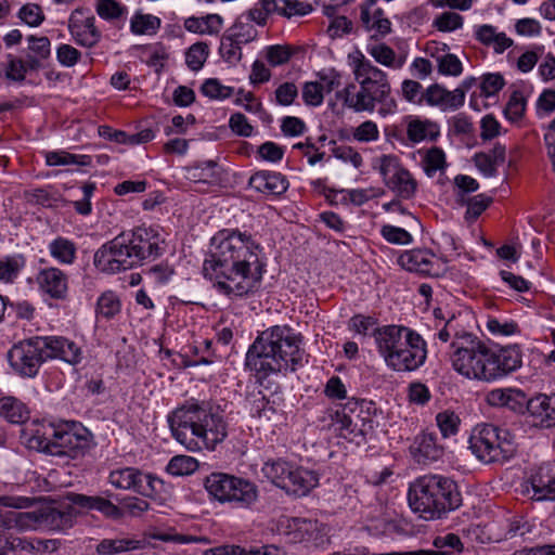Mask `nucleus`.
Listing matches in <instances>:
<instances>
[{"instance_id":"f03ea898","label":"nucleus","mask_w":555,"mask_h":555,"mask_svg":"<svg viewBox=\"0 0 555 555\" xmlns=\"http://www.w3.org/2000/svg\"><path fill=\"white\" fill-rule=\"evenodd\" d=\"M350 66L354 82L337 91L336 99L354 113L372 114L378 106L382 117L393 114L397 101L391 96L388 75L361 52L350 56Z\"/></svg>"},{"instance_id":"c85d7f7f","label":"nucleus","mask_w":555,"mask_h":555,"mask_svg":"<svg viewBox=\"0 0 555 555\" xmlns=\"http://www.w3.org/2000/svg\"><path fill=\"white\" fill-rule=\"evenodd\" d=\"M318 481V476L313 472L293 466L285 491L302 496L314 488Z\"/></svg>"},{"instance_id":"e433bc0d","label":"nucleus","mask_w":555,"mask_h":555,"mask_svg":"<svg viewBox=\"0 0 555 555\" xmlns=\"http://www.w3.org/2000/svg\"><path fill=\"white\" fill-rule=\"evenodd\" d=\"M160 27V20L152 14L137 12L130 20V30L139 36H152Z\"/></svg>"},{"instance_id":"a18cd8bd","label":"nucleus","mask_w":555,"mask_h":555,"mask_svg":"<svg viewBox=\"0 0 555 555\" xmlns=\"http://www.w3.org/2000/svg\"><path fill=\"white\" fill-rule=\"evenodd\" d=\"M217 164L214 160H207L198 165L186 168V177L193 182H210L216 179Z\"/></svg>"},{"instance_id":"2f4dec72","label":"nucleus","mask_w":555,"mask_h":555,"mask_svg":"<svg viewBox=\"0 0 555 555\" xmlns=\"http://www.w3.org/2000/svg\"><path fill=\"white\" fill-rule=\"evenodd\" d=\"M406 135L414 143L424 140H435L439 135V128L437 124L430 120L415 118L409 121Z\"/></svg>"},{"instance_id":"79ce46f5","label":"nucleus","mask_w":555,"mask_h":555,"mask_svg":"<svg viewBox=\"0 0 555 555\" xmlns=\"http://www.w3.org/2000/svg\"><path fill=\"white\" fill-rule=\"evenodd\" d=\"M46 162L49 166L78 165L89 166L91 163L88 155H75L67 152H49L46 155Z\"/></svg>"},{"instance_id":"c756f323","label":"nucleus","mask_w":555,"mask_h":555,"mask_svg":"<svg viewBox=\"0 0 555 555\" xmlns=\"http://www.w3.org/2000/svg\"><path fill=\"white\" fill-rule=\"evenodd\" d=\"M434 44L435 47H428L427 51L436 59L439 74L454 77L460 76L463 72V65L460 59L455 54L451 53L438 55L437 52L439 48L436 42H434ZM440 50L442 52H447L449 50V46L447 43H442Z\"/></svg>"},{"instance_id":"a878e982","label":"nucleus","mask_w":555,"mask_h":555,"mask_svg":"<svg viewBox=\"0 0 555 555\" xmlns=\"http://www.w3.org/2000/svg\"><path fill=\"white\" fill-rule=\"evenodd\" d=\"M533 498L555 501V467L543 464L531 476Z\"/></svg>"},{"instance_id":"72a5a7b5","label":"nucleus","mask_w":555,"mask_h":555,"mask_svg":"<svg viewBox=\"0 0 555 555\" xmlns=\"http://www.w3.org/2000/svg\"><path fill=\"white\" fill-rule=\"evenodd\" d=\"M48 248L52 258L61 264H73L75 262L77 248L70 240L57 236L50 242Z\"/></svg>"},{"instance_id":"9d476101","label":"nucleus","mask_w":555,"mask_h":555,"mask_svg":"<svg viewBox=\"0 0 555 555\" xmlns=\"http://www.w3.org/2000/svg\"><path fill=\"white\" fill-rule=\"evenodd\" d=\"M204 487L216 501L233 503L240 507H248L258 499V490L253 482L221 472L206 476Z\"/></svg>"},{"instance_id":"58836bf2","label":"nucleus","mask_w":555,"mask_h":555,"mask_svg":"<svg viewBox=\"0 0 555 555\" xmlns=\"http://www.w3.org/2000/svg\"><path fill=\"white\" fill-rule=\"evenodd\" d=\"M25 267L22 255L7 256L0 259V282L13 283Z\"/></svg>"},{"instance_id":"864d4df0","label":"nucleus","mask_w":555,"mask_h":555,"mask_svg":"<svg viewBox=\"0 0 555 555\" xmlns=\"http://www.w3.org/2000/svg\"><path fill=\"white\" fill-rule=\"evenodd\" d=\"M228 35L233 38V40H236V42L243 44L254 40L257 36V30L248 21L243 22L242 20H237L229 29Z\"/></svg>"},{"instance_id":"3c124183","label":"nucleus","mask_w":555,"mask_h":555,"mask_svg":"<svg viewBox=\"0 0 555 555\" xmlns=\"http://www.w3.org/2000/svg\"><path fill=\"white\" fill-rule=\"evenodd\" d=\"M526 111V99L524 94L516 90L514 91L505 106V117L511 121H518L522 118Z\"/></svg>"},{"instance_id":"cd10ccee","label":"nucleus","mask_w":555,"mask_h":555,"mask_svg":"<svg viewBox=\"0 0 555 555\" xmlns=\"http://www.w3.org/2000/svg\"><path fill=\"white\" fill-rule=\"evenodd\" d=\"M411 452L418 463L437 461L442 455V449L437 444L433 434L423 433L416 437Z\"/></svg>"},{"instance_id":"69168bd1","label":"nucleus","mask_w":555,"mask_h":555,"mask_svg":"<svg viewBox=\"0 0 555 555\" xmlns=\"http://www.w3.org/2000/svg\"><path fill=\"white\" fill-rule=\"evenodd\" d=\"M27 66L21 59L8 55L7 78L13 81H23L26 77Z\"/></svg>"},{"instance_id":"bf43d9fd","label":"nucleus","mask_w":555,"mask_h":555,"mask_svg":"<svg viewBox=\"0 0 555 555\" xmlns=\"http://www.w3.org/2000/svg\"><path fill=\"white\" fill-rule=\"evenodd\" d=\"M383 237L392 244L406 245L412 242V235L402 228L384 225L380 230Z\"/></svg>"},{"instance_id":"f8f14e48","label":"nucleus","mask_w":555,"mask_h":555,"mask_svg":"<svg viewBox=\"0 0 555 555\" xmlns=\"http://www.w3.org/2000/svg\"><path fill=\"white\" fill-rule=\"evenodd\" d=\"M376 168L385 185L398 197L410 199L414 196L417 182L395 155H382L376 159Z\"/></svg>"},{"instance_id":"9b49d317","label":"nucleus","mask_w":555,"mask_h":555,"mask_svg":"<svg viewBox=\"0 0 555 555\" xmlns=\"http://www.w3.org/2000/svg\"><path fill=\"white\" fill-rule=\"evenodd\" d=\"M127 233L103 244L94 254L93 263L102 272L114 274L140 266Z\"/></svg>"},{"instance_id":"37998d69","label":"nucleus","mask_w":555,"mask_h":555,"mask_svg":"<svg viewBox=\"0 0 555 555\" xmlns=\"http://www.w3.org/2000/svg\"><path fill=\"white\" fill-rule=\"evenodd\" d=\"M198 467V462L189 455H176L168 465L167 472L173 476H186L193 474Z\"/></svg>"},{"instance_id":"603ef678","label":"nucleus","mask_w":555,"mask_h":555,"mask_svg":"<svg viewBox=\"0 0 555 555\" xmlns=\"http://www.w3.org/2000/svg\"><path fill=\"white\" fill-rule=\"evenodd\" d=\"M202 93L214 100H223L233 94L232 87L223 86L218 79L209 78L201 87Z\"/></svg>"},{"instance_id":"c03bdc74","label":"nucleus","mask_w":555,"mask_h":555,"mask_svg":"<svg viewBox=\"0 0 555 555\" xmlns=\"http://www.w3.org/2000/svg\"><path fill=\"white\" fill-rule=\"evenodd\" d=\"M444 152L437 147L427 150L423 157V168L428 177H433L437 171L446 168Z\"/></svg>"},{"instance_id":"f3484780","label":"nucleus","mask_w":555,"mask_h":555,"mask_svg":"<svg viewBox=\"0 0 555 555\" xmlns=\"http://www.w3.org/2000/svg\"><path fill=\"white\" fill-rule=\"evenodd\" d=\"M68 29L75 41L82 47L92 48L101 39L94 16L85 17L78 10L70 15Z\"/></svg>"},{"instance_id":"052dcab7","label":"nucleus","mask_w":555,"mask_h":555,"mask_svg":"<svg viewBox=\"0 0 555 555\" xmlns=\"http://www.w3.org/2000/svg\"><path fill=\"white\" fill-rule=\"evenodd\" d=\"M401 93L402 96L411 103L422 104L425 102L423 98V87L422 85L412 79H405L401 83Z\"/></svg>"},{"instance_id":"8fccbe9b","label":"nucleus","mask_w":555,"mask_h":555,"mask_svg":"<svg viewBox=\"0 0 555 555\" xmlns=\"http://www.w3.org/2000/svg\"><path fill=\"white\" fill-rule=\"evenodd\" d=\"M95 11L101 18L114 21L121 17L127 10L116 0H96Z\"/></svg>"},{"instance_id":"f704fd0d","label":"nucleus","mask_w":555,"mask_h":555,"mask_svg":"<svg viewBox=\"0 0 555 555\" xmlns=\"http://www.w3.org/2000/svg\"><path fill=\"white\" fill-rule=\"evenodd\" d=\"M0 415L14 424L24 423L29 412L26 405L14 397H3L0 399Z\"/></svg>"},{"instance_id":"6ab92c4d","label":"nucleus","mask_w":555,"mask_h":555,"mask_svg":"<svg viewBox=\"0 0 555 555\" xmlns=\"http://www.w3.org/2000/svg\"><path fill=\"white\" fill-rule=\"evenodd\" d=\"M360 21L365 30L373 33L372 37H385L391 31L390 21L373 0L360 5Z\"/></svg>"},{"instance_id":"4468645a","label":"nucleus","mask_w":555,"mask_h":555,"mask_svg":"<svg viewBox=\"0 0 555 555\" xmlns=\"http://www.w3.org/2000/svg\"><path fill=\"white\" fill-rule=\"evenodd\" d=\"M11 366L22 376L33 377L47 360L41 337L14 345L8 353Z\"/></svg>"},{"instance_id":"13d9d810","label":"nucleus","mask_w":555,"mask_h":555,"mask_svg":"<svg viewBox=\"0 0 555 555\" xmlns=\"http://www.w3.org/2000/svg\"><path fill=\"white\" fill-rule=\"evenodd\" d=\"M18 17L27 25L37 27L43 22L44 14L40 5L27 3L20 9Z\"/></svg>"},{"instance_id":"0eeeda50","label":"nucleus","mask_w":555,"mask_h":555,"mask_svg":"<svg viewBox=\"0 0 555 555\" xmlns=\"http://www.w3.org/2000/svg\"><path fill=\"white\" fill-rule=\"evenodd\" d=\"M90 431L77 422H62L43 426L28 439V447L54 456L76 459L89 449Z\"/></svg>"},{"instance_id":"aec40b11","label":"nucleus","mask_w":555,"mask_h":555,"mask_svg":"<svg viewBox=\"0 0 555 555\" xmlns=\"http://www.w3.org/2000/svg\"><path fill=\"white\" fill-rule=\"evenodd\" d=\"M37 283L44 294L53 299H65L68 292V278L59 268H46L38 272Z\"/></svg>"},{"instance_id":"393cba45","label":"nucleus","mask_w":555,"mask_h":555,"mask_svg":"<svg viewBox=\"0 0 555 555\" xmlns=\"http://www.w3.org/2000/svg\"><path fill=\"white\" fill-rule=\"evenodd\" d=\"M434 550H416L408 552H395L396 555H459L463 552L464 545L460 537L448 532L439 534L433 540Z\"/></svg>"},{"instance_id":"bb28decb","label":"nucleus","mask_w":555,"mask_h":555,"mask_svg":"<svg viewBox=\"0 0 555 555\" xmlns=\"http://www.w3.org/2000/svg\"><path fill=\"white\" fill-rule=\"evenodd\" d=\"M486 401L492 406H505L514 412L525 409L526 395L514 388H496L487 392Z\"/></svg>"},{"instance_id":"39448f33","label":"nucleus","mask_w":555,"mask_h":555,"mask_svg":"<svg viewBox=\"0 0 555 555\" xmlns=\"http://www.w3.org/2000/svg\"><path fill=\"white\" fill-rule=\"evenodd\" d=\"M377 350L388 367L397 372L418 369L426 360V344L412 330L386 325L373 328Z\"/></svg>"},{"instance_id":"1a4fd4ad","label":"nucleus","mask_w":555,"mask_h":555,"mask_svg":"<svg viewBox=\"0 0 555 555\" xmlns=\"http://www.w3.org/2000/svg\"><path fill=\"white\" fill-rule=\"evenodd\" d=\"M469 449L486 464H502L515 455L517 446L508 430L492 424H482L474 429L469 438Z\"/></svg>"},{"instance_id":"0e129e2a","label":"nucleus","mask_w":555,"mask_h":555,"mask_svg":"<svg viewBox=\"0 0 555 555\" xmlns=\"http://www.w3.org/2000/svg\"><path fill=\"white\" fill-rule=\"evenodd\" d=\"M384 194L380 188L357 189L348 192L349 199L352 204L361 206L372 198L379 197Z\"/></svg>"},{"instance_id":"412c9836","label":"nucleus","mask_w":555,"mask_h":555,"mask_svg":"<svg viewBox=\"0 0 555 555\" xmlns=\"http://www.w3.org/2000/svg\"><path fill=\"white\" fill-rule=\"evenodd\" d=\"M489 382L515 371L521 365V356L517 347L502 348L494 352L490 350Z\"/></svg>"},{"instance_id":"6e6552de","label":"nucleus","mask_w":555,"mask_h":555,"mask_svg":"<svg viewBox=\"0 0 555 555\" xmlns=\"http://www.w3.org/2000/svg\"><path fill=\"white\" fill-rule=\"evenodd\" d=\"M449 359L461 375L489 382L490 349L477 337L463 333L450 344Z\"/></svg>"},{"instance_id":"a211bd4d","label":"nucleus","mask_w":555,"mask_h":555,"mask_svg":"<svg viewBox=\"0 0 555 555\" xmlns=\"http://www.w3.org/2000/svg\"><path fill=\"white\" fill-rule=\"evenodd\" d=\"M425 102L430 106H438L442 111H455L465 102V91L456 88L453 91L435 83L429 86L423 93Z\"/></svg>"},{"instance_id":"e2e57ef3","label":"nucleus","mask_w":555,"mask_h":555,"mask_svg":"<svg viewBox=\"0 0 555 555\" xmlns=\"http://www.w3.org/2000/svg\"><path fill=\"white\" fill-rule=\"evenodd\" d=\"M480 129V138L483 141L492 140L501 134V124L491 114L481 118Z\"/></svg>"},{"instance_id":"de8ad7c7","label":"nucleus","mask_w":555,"mask_h":555,"mask_svg":"<svg viewBox=\"0 0 555 555\" xmlns=\"http://www.w3.org/2000/svg\"><path fill=\"white\" fill-rule=\"evenodd\" d=\"M353 140L360 143L376 142L379 139V128L373 120H364L352 129Z\"/></svg>"},{"instance_id":"b1692460","label":"nucleus","mask_w":555,"mask_h":555,"mask_svg":"<svg viewBox=\"0 0 555 555\" xmlns=\"http://www.w3.org/2000/svg\"><path fill=\"white\" fill-rule=\"evenodd\" d=\"M525 408L535 424L551 427L555 425V393L538 395L530 400L526 399Z\"/></svg>"},{"instance_id":"423d86ee","label":"nucleus","mask_w":555,"mask_h":555,"mask_svg":"<svg viewBox=\"0 0 555 555\" xmlns=\"http://www.w3.org/2000/svg\"><path fill=\"white\" fill-rule=\"evenodd\" d=\"M409 505L424 519L440 518L461 505V494L453 480L440 475L417 478L409 489Z\"/></svg>"},{"instance_id":"5701e85b","label":"nucleus","mask_w":555,"mask_h":555,"mask_svg":"<svg viewBox=\"0 0 555 555\" xmlns=\"http://www.w3.org/2000/svg\"><path fill=\"white\" fill-rule=\"evenodd\" d=\"M249 185L257 192L279 196L287 191L289 183L281 172L261 170L249 178Z\"/></svg>"},{"instance_id":"473e14b6","label":"nucleus","mask_w":555,"mask_h":555,"mask_svg":"<svg viewBox=\"0 0 555 555\" xmlns=\"http://www.w3.org/2000/svg\"><path fill=\"white\" fill-rule=\"evenodd\" d=\"M292 464L278 460L267 462L262 467V474L273 485L285 490L289 479V474H292Z\"/></svg>"},{"instance_id":"680f3d73","label":"nucleus","mask_w":555,"mask_h":555,"mask_svg":"<svg viewBox=\"0 0 555 555\" xmlns=\"http://www.w3.org/2000/svg\"><path fill=\"white\" fill-rule=\"evenodd\" d=\"M301 95L305 104L310 106H320L323 103L324 94L321 91V87L315 81L305 82Z\"/></svg>"},{"instance_id":"5fc2aeb1","label":"nucleus","mask_w":555,"mask_h":555,"mask_svg":"<svg viewBox=\"0 0 555 555\" xmlns=\"http://www.w3.org/2000/svg\"><path fill=\"white\" fill-rule=\"evenodd\" d=\"M464 23L463 16L454 12H443L434 20V27L439 31L450 33L462 28Z\"/></svg>"},{"instance_id":"dca6fc26","label":"nucleus","mask_w":555,"mask_h":555,"mask_svg":"<svg viewBox=\"0 0 555 555\" xmlns=\"http://www.w3.org/2000/svg\"><path fill=\"white\" fill-rule=\"evenodd\" d=\"M47 359H60L75 365L82 359L81 348L73 340L62 336L41 337Z\"/></svg>"},{"instance_id":"09e8293b","label":"nucleus","mask_w":555,"mask_h":555,"mask_svg":"<svg viewBox=\"0 0 555 555\" xmlns=\"http://www.w3.org/2000/svg\"><path fill=\"white\" fill-rule=\"evenodd\" d=\"M208 56V46L204 42L194 43L185 54V62L190 69L199 70Z\"/></svg>"},{"instance_id":"a19ab883","label":"nucleus","mask_w":555,"mask_h":555,"mask_svg":"<svg viewBox=\"0 0 555 555\" xmlns=\"http://www.w3.org/2000/svg\"><path fill=\"white\" fill-rule=\"evenodd\" d=\"M299 50V47H293L289 44L269 46L266 49V59L271 66H280L286 64Z\"/></svg>"},{"instance_id":"774afa93","label":"nucleus","mask_w":555,"mask_h":555,"mask_svg":"<svg viewBox=\"0 0 555 555\" xmlns=\"http://www.w3.org/2000/svg\"><path fill=\"white\" fill-rule=\"evenodd\" d=\"M81 56V53L74 47L69 44H61L56 49V59L57 61L66 67H72L76 65Z\"/></svg>"},{"instance_id":"7c9ffc66","label":"nucleus","mask_w":555,"mask_h":555,"mask_svg":"<svg viewBox=\"0 0 555 555\" xmlns=\"http://www.w3.org/2000/svg\"><path fill=\"white\" fill-rule=\"evenodd\" d=\"M367 53L375 60V62L391 69H400L405 62L403 56H398L395 50L386 43L369 46Z\"/></svg>"},{"instance_id":"f257e3e1","label":"nucleus","mask_w":555,"mask_h":555,"mask_svg":"<svg viewBox=\"0 0 555 555\" xmlns=\"http://www.w3.org/2000/svg\"><path fill=\"white\" fill-rule=\"evenodd\" d=\"M262 249L237 231H222L211 238L203 263L204 276L225 295L242 297L257 288L263 272Z\"/></svg>"},{"instance_id":"4d7b16f0","label":"nucleus","mask_w":555,"mask_h":555,"mask_svg":"<svg viewBox=\"0 0 555 555\" xmlns=\"http://www.w3.org/2000/svg\"><path fill=\"white\" fill-rule=\"evenodd\" d=\"M436 421L443 437L454 435L459 429L460 418L454 412H440L437 414Z\"/></svg>"},{"instance_id":"ddd939ff","label":"nucleus","mask_w":555,"mask_h":555,"mask_svg":"<svg viewBox=\"0 0 555 555\" xmlns=\"http://www.w3.org/2000/svg\"><path fill=\"white\" fill-rule=\"evenodd\" d=\"M108 480L117 489L132 490L146 498L157 496L164 488L162 479L134 467L115 469L111 472Z\"/></svg>"},{"instance_id":"c9c22d12","label":"nucleus","mask_w":555,"mask_h":555,"mask_svg":"<svg viewBox=\"0 0 555 555\" xmlns=\"http://www.w3.org/2000/svg\"><path fill=\"white\" fill-rule=\"evenodd\" d=\"M144 545V542L134 539H104L98 544L96 552L102 555H115L143 548Z\"/></svg>"},{"instance_id":"338daca9","label":"nucleus","mask_w":555,"mask_h":555,"mask_svg":"<svg viewBox=\"0 0 555 555\" xmlns=\"http://www.w3.org/2000/svg\"><path fill=\"white\" fill-rule=\"evenodd\" d=\"M28 49L33 55L39 59H48L51 54V43L48 37H28Z\"/></svg>"},{"instance_id":"2eb2a0df","label":"nucleus","mask_w":555,"mask_h":555,"mask_svg":"<svg viewBox=\"0 0 555 555\" xmlns=\"http://www.w3.org/2000/svg\"><path fill=\"white\" fill-rule=\"evenodd\" d=\"M127 234L132 250H134L137 258H140V264L144 260H154L163 254L165 242L156 229L139 227Z\"/></svg>"},{"instance_id":"20e7f679","label":"nucleus","mask_w":555,"mask_h":555,"mask_svg":"<svg viewBox=\"0 0 555 555\" xmlns=\"http://www.w3.org/2000/svg\"><path fill=\"white\" fill-rule=\"evenodd\" d=\"M168 423L175 439L189 451L214 450L227 437V424L205 402H188L176 409Z\"/></svg>"},{"instance_id":"4be33fe9","label":"nucleus","mask_w":555,"mask_h":555,"mask_svg":"<svg viewBox=\"0 0 555 555\" xmlns=\"http://www.w3.org/2000/svg\"><path fill=\"white\" fill-rule=\"evenodd\" d=\"M400 266L406 271L421 274L437 275L436 256L426 249H413L404 251L398 259Z\"/></svg>"},{"instance_id":"ea45409f","label":"nucleus","mask_w":555,"mask_h":555,"mask_svg":"<svg viewBox=\"0 0 555 555\" xmlns=\"http://www.w3.org/2000/svg\"><path fill=\"white\" fill-rule=\"evenodd\" d=\"M120 308L121 305L118 296L114 292L107 291L103 293L96 301V317L112 319L120 312Z\"/></svg>"},{"instance_id":"6e6d98bb","label":"nucleus","mask_w":555,"mask_h":555,"mask_svg":"<svg viewBox=\"0 0 555 555\" xmlns=\"http://www.w3.org/2000/svg\"><path fill=\"white\" fill-rule=\"evenodd\" d=\"M242 43L233 40L229 35L224 36L220 44V53L228 63L235 64L242 59Z\"/></svg>"},{"instance_id":"49530a36","label":"nucleus","mask_w":555,"mask_h":555,"mask_svg":"<svg viewBox=\"0 0 555 555\" xmlns=\"http://www.w3.org/2000/svg\"><path fill=\"white\" fill-rule=\"evenodd\" d=\"M359 416L353 418L346 413V408L341 413H336V426L340 436L346 439H353L358 435H362V430L358 428Z\"/></svg>"},{"instance_id":"7ed1b4c3","label":"nucleus","mask_w":555,"mask_h":555,"mask_svg":"<svg viewBox=\"0 0 555 555\" xmlns=\"http://www.w3.org/2000/svg\"><path fill=\"white\" fill-rule=\"evenodd\" d=\"M301 338L288 326L275 325L261 332L248 348L246 366L258 378L271 374L294 372L304 365Z\"/></svg>"},{"instance_id":"4c0bfd02","label":"nucleus","mask_w":555,"mask_h":555,"mask_svg":"<svg viewBox=\"0 0 555 555\" xmlns=\"http://www.w3.org/2000/svg\"><path fill=\"white\" fill-rule=\"evenodd\" d=\"M39 517L35 512H10L3 519V527L26 531L35 529Z\"/></svg>"}]
</instances>
